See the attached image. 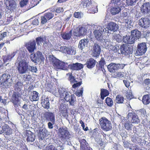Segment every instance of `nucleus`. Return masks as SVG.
Segmentation results:
<instances>
[{"mask_svg": "<svg viewBox=\"0 0 150 150\" xmlns=\"http://www.w3.org/2000/svg\"><path fill=\"white\" fill-rule=\"evenodd\" d=\"M124 76V73L121 72H115L113 75V77L114 78H122Z\"/></svg>", "mask_w": 150, "mask_h": 150, "instance_id": "nucleus-52", "label": "nucleus"}, {"mask_svg": "<svg viewBox=\"0 0 150 150\" xmlns=\"http://www.w3.org/2000/svg\"><path fill=\"white\" fill-rule=\"evenodd\" d=\"M100 52L99 46L97 44H94V57H97L99 56Z\"/></svg>", "mask_w": 150, "mask_h": 150, "instance_id": "nucleus-41", "label": "nucleus"}, {"mask_svg": "<svg viewBox=\"0 0 150 150\" xmlns=\"http://www.w3.org/2000/svg\"><path fill=\"white\" fill-rule=\"evenodd\" d=\"M122 6H112L110 9V13L113 15H115L118 14L120 12L121 9L122 8Z\"/></svg>", "mask_w": 150, "mask_h": 150, "instance_id": "nucleus-30", "label": "nucleus"}, {"mask_svg": "<svg viewBox=\"0 0 150 150\" xmlns=\"http://www.w3.org/2000/svg\"><path fill=\"white\" fill-rule=\"evenodd\" d=\"M59 112L61 116L66 117L68 116V107L65 104L62 103L59 107Z\"/></svg>", "mask_w": 150, "mask_h": 150, "instance_id": "nucleus-15", "label": "nucleus"}, {"mask_svg": "<svg viewBox=\"0 0 150 150\" xmlns=\"http://www.w3.org/2000/svg\"><path fill=\"white\" fill-rule=\"evenodd\" d=\"M124 126L125 129L128 130H131L133 125L132 124L129 123V121L126 120H124Z\"/></svg>", "mask_w": 150, "mask_h": 150, "instance_id": "nucleus-45", "label": "nucleus"}, {"mask_svg": "<svg viewBox=\"0 0 150 150\" xmlns=\"http://www.w3.org/2000/svg\"><path fill=\"white\" fill-rule=\"evenodd\" d=\"M131 35L130 36L126 35L124 36L122 40L125 43L132 44L134 42V41Z\"/></svg>", "mask_w": 150, "mask_h": 150, "instance_id": "nucleus-31", "label": "nucleus"}, {"mask_svg": "<svg viewBox=\"0 0 150 150\" xmlns=\"http://www.w3.org/2000/svg\"><path fill=\"white\" fill-rule=\"evenodd\" d=\"M131 35L134 41L135 40L139 39L141 36L140 32L136 29L131 31Z\"/></svg>", "mask_w": 150, "mask_h": 150, "instance_id": "nucleus-28", "label": "nucleus"}, {"mask_svg": "<svg viewBox=\"0 0 150 150\" xmlns=\"http://www.w3.org/2000/svg\"><path fill=\"white\" fill-rule=\"evenodd\" d=\"M80 148L81 150H92V149L88 147V143L84 139L80 141Z\"/></svg>", "mask_w": 150, "mask_h": 150, "instance_id": "nucleus-27", "label": "nucleus"}, {"mask_svg": "<svg viewBox=\"0 0 150 150\" xmlns=\"http://www.w3.org/2000/svg\"><path fill=\"white\" fill-rule=\"evenodd\" d=\"M111 2L112 4H114L113 5L114 6H120L122 5L123 7H125V4H122V1H121V0H112Z\"/></svg>", "mask_w": 150, "mask_h": 150, "instance_id": "nucleus-46", "label": "nucleus"}, {"mask_svg": "<svg viewBox=\"0 0 150 150\" xmlns=\"http://www.w3.org/2000/svg\"><path fill=\"white\" fill-rule=\"evenodd\" d=\"M66 75L67 77L68 80L69 81L71 84H73L78 82L76 80L75 77L73 75L71 72L67 73Z\"/></svg>", "mask_w": 150, "mask_h": 150, "instance_id": "nucleus-33", "label": "nucleus"}, {"mask_svg": "<svg viewBox=\"0 0 150 150\" xmlns=\"http://www.w3.org/2000/svg\"><path fill=\"white\" fill-rule=\"evenodd\" d=\"M120 53L128 54L131 53L129 47L126 45L123 44L120 46Z\"/></svg>", "mask_w": 150, "mask_h": 150, "instance_id": "nucleus-26", "label": "nucleus"}, {"mask_svg": "<svg viewBox=\"0 0 150 150\" xmlns=\"http://www.w3.org/2000/svg\"><path fill=\"white\" fill-rule=\"evenodd\" d=\"M99 123L102 128L105 131H108L112 129L111 122L105 117H103L99 120Z\"/></svg>", "mask_w": 150, "mask_h": 150, "instance_id": "nucleus-5", "label": "nucleus"}, {"mask_svg": "<svg viewBox=\"0 0 150 150\" xmlns=\"http://www.w3.org/2000/svg\"><path fill=\"white\" fill-rule=\"evenodd\" d=\"M127 117L129 120L132 118L130 122L132 124H138L140 122L138 116L133 112H129L127 115Z\"/></svg>", "mask_w": 150, "mask_h": 150, "instance_id": "nucleus-13", "label": "nucleus"}, {"mask_svg": "<svg viewBox=\"0 0 150 150\" xmlns=\"http://www.w3.org/2000/svg\"><path fill=\"white\" fill-rule=\"evenodd\" d=\"M87 31V29L85 27L79 26L74 29L73 34L74 36L76 37H80L81 36L86 35Z\"/></svg>", "mask_w": 150, "mask_h": 150, "instance_id": "nucleus-7", "label": "nucleus"}, {"mask_svg": "<svg viewBox=\"0 0 150 150\" xmlns=\"http://www.w3.org/2000/svg\"><path fill=\"white\" fill-rule=\"evenodd\" d=\"M6 8L12 12L15 10L16 4L14 0H6L5 2Z\"/></svg>", "mask_w": 150, "mask_h": 150, "instance_id": "nucleus-11", "label": "nucleus"}, {"mask_svg": "<svg viewBox=\"0 0 150 150\" xmlns=\"http://www.w3.org/2000/svg\"><path fill=\"white\" fill-rule=\"evenodd\" d=\"M147 49L146 44L145 42L140 43L138 45L136 53L138 55H142L144 54Z\"/></svg>", "mask_w": 150, "mask_h": 150, "instance_id": "nucleus-12", "label": "nucleus"}, {"mask_svg": "<svg viewBox=\"0 0 150 150\" xmlns=\"http://www.w3.org/2000/svg\"><path fill=\"white\" fill-rule=\"evenodd\" d=\"M124 100L123 97L121 95L117 96L115 99L116 102L118 103H122Z\"/></svg>", "mask_w": 150, "mask_h": 150, "instance_id": "nucleus-47", "label": "nucleus"}, {"mask_svg": "<svg viewBox=\"0 0 150 150\" xmlns=\"http://www.w3.org/2000/svg\"><path fill=\"white\" fill-rule=\"evenodd\" d=\"M17 69L19 74H23L26 73L28 70V62L26 60L19 61L18 63Z\"/></svg>", "mask_w": 150, "mask_h": 150, "instance_id": "nucleus-3", "label": "nucleus"}, {"mask_svg": "<svg viewBox=\"0 0 150 150\" xmlns=\"http://www.w3.org/2000/svg\"><path fill=\"white\" fill-rule=\"evenodd\" d=\"M30 99L32 101H36L39 99V93L36 91H33L30 97Z\"/></svg>", "mask_w": 150, "mask_h": 150, "instance_id": "nucleus-36", "label": "nucleus"}, {"mask_svg": "<svg viewBox=\"0 0 150 150\" xmlns=\"http://www.w3.org/2000/svg\"><path fill=\"white\" fill-rule=\"evenodd\" d=\"M41 104L42 106L45 108L48 109L50 108V103L48 97H45V96H42L41 98Z\"/></svg>", "mask_w": 150, "mask_h": 150, "instance_id": "nucleus-22", "label": "nucleus"}, {"mask_svg": "<svg viewBox=\"0 0 150 150\" xmlns=\"http://www.w3.org/2000/svg\"><path fill=\"white\" fill-rule=\"evenodd\" d=\"M15 19V16L14 12H11L9 13H7L5 14V19L7 24H9L11 22L14 21Z\"/></svg>", "mask_w": 150, "mask_h": 150, "instance_id": "nucleus-25", "label": "nucleus"}, {"mask_svg": "<svg viewBox=\"0 0 150 150\" xmlns=\"http://www.w3.org/2000/svg\"><path fill=\"white\" fill-rule=\"evenodd\" d=\"M72 30H71L69 33L66 32L61 34L62 37L64 40H69L71 36Z\"/></svg>", "mask_w": 150, "mask_h": 150, "instance_id": "nucleus-38", "label": "nucleus"}, {"mask_svg": "<svg viewBox=\"0 0 150 150\" xmlns=\"http://www.w3.org/2000/svg\"><path fill=\"white\" fill-rule=\"evenodd\" d=\"M47 21H48V20H47L44 15L43 16H41V23L44 24L46 23Z\"/></svg>", "mask_w": 150, "mask_h": 150, "instance_id": "nucleus-63", "label": "nucleus"}, {"mask_svg": "<svg viewBox=\"0 0 150 150\" xmlns=\"http://www.w3.org/2000/svg\"><path fill=\"white\" fill-rule=\"evenodd\" d=\"M19 93L14 92L12 96L11 101L15 108L17 107L20 105V102L19 99Z\"/></svg>", "mask_w": 150, "mask_h": 150, "instance_id": "nucleus-14", "label": "nucleus"}, {"mask_svg": "<svg viewBox=\"0 0 150 150\" xmlns=\"http://www.w3.org/2000/svg\"><path fill=\"white\" fill-rule=\"evenodd\" d=\"M113 39L118 42H120L122 40V38L119 34L115 33L113 35Z\"/></svg>", "mask_w": 150, "mask_h": 150, "instance_id": "nucleus-49", "label": "nucleus"}, {"mask_svg": "<svg viewBox=\"0 0 150 150\" xmlns=\"http://www.w3.org/2000/svg\"><path fill=\"white\" fill-rule=\"evenodd\" d=\"M28 70L35 73H36L37 71V68L36 67H32L29 65Z\"/></svg>", "mask_w": 150, "mask_h": 150, "instance_id": "nucleus-62", "label": "nucleus"}, {"mask_svg": "<svg viewBox=\"0 0 150 150\" xmlns=\"http://www.w3.org/2000/svg\"><path fill=\"white\" fill-rule=\"evenodd\" d=\"M53 66L56 69H61L64 70L68 69V64L57 59L53 61Z\"/></svg>", "mask_w": 150, "mask_h": 150, "instance_id": "nucleus-9", "label": "nucleus"}, {"mask_svg": "<svg viewBox=\"0 0 150 150\" xmlns=\"http://www.w3.org/2000/svg\"><path fill=\"white\" fill-rule=\"evenodd\" d=\"M105 101L107 105L109 107H111L113 105V102L112 99L109 97H107L105 99Z\"/></svg>", "mask_w": 150, "mask_h": 150, "instance_id": "nucleus-48", "label": "nucleus"}, {"mask_svg": "<svg viewBox=\"0 0 150 150\" xmlns=\"http://www.w3.org/2000/svg\"><path fill=\"white\" fill-rule=\"evenodd\" d=\"M82 84V81H80L79 82H78L76 83H74L72 86V88H76L80 86Z\"/></svg>", "mask_w": 150, "mask_h": 150, "instance_id": "nucleus-61", "label": "nucleus"}, {"mask_svg": "<svg viewBox=\"0 0 150 150\" xmlns=\"http://www.w3.org/2000/svg\"><path fill=\"white\" fill-rule=\"evenodd\" d=\"M28 0H21L20 3L21 7H23L27 5Z\"/></svg>", "mask_w": 150, "mask_h": 150, "instance_id": "nucleus-64", "label": "nucleus"}, {"mask_svg": "<svg viewBox=\"0 0 150 150\" xmlns=\"http://www.w3.org/2000/svg\"><path fill=\"white\" fill-rule=\"evenodd\" d=\"M123 22L125 23V26L127 28H130V26L132 25V22L131 20L125 19Z\"/></svg>", "mask_w": 150, "mask_h": 150, "instance_id": "nucleus-50", "label": "nucleus"}, {"mask_svg": "<svg viewBox=\"0 0 150 150\" xmlns=\"http://www.w3.org/2000/svg\"><path fill=\"white\" fill-rule=\"evenodd\" d=\"M109 92L108 90L106 89H101V90L100 96L102 100L104 99L105 97L109 95Z\"/></svg>", "mask_w": 150, "mask_h": 150, "instance_id": "nucleus-44", "label": "nucleus"}, {"mask_svg": "<svg viewBox=\"0 0 150 150\" xmlns=\"http://www.w3.org/2000/svg\"><path fill=\"white\" fill-rule=\"evenodd\" d=\"M89 40L87 39H84L81 40L79 45V47L81 50L87 46Z\"/></svg>", "mask_w": 150, "mask_h": 150, "instance_id": "nucleus-32", "label": "nucleus"}, {"mask_svg": "<svg viewBox=\"0 0 150 150\" xmlns=\"http://www.w3.org/2000/svg\"><path fill=\"white\" fill-rule=\"evenodd\" d=\"M58 132L59 137L61 141L64 142L69 139L70 134L67 128L60 127Z\"/></svg>", "mask_w": 150, "mask_h": 150, "instance_id": "nucleus-6", "label": "nucleus"}, {"mask_svg": "<svg viewBox=\"0 0 150 150\" xmlns=\"http://www.w3.org/2000/svg\"><path fill=\"white\" fill-rule=\"evenodd\" d=\"M101 132L100 129L99 128H96L94 129V135H96V141L100 144L102 142V139L101 138V134L100 133Z\"/></svg>", "mask_w": 150, "mask_h": 150, "instance_id": "nucleus-21", "label": "nucleus"}, {"mask_svg": "<svg viewBox=\"0 0 150 150\" xmlns=\"http://www.w3.org/2000/svg\"><path fill=\"white\" fill-rule=\"evenodd\" d=\"M45 150H57V149L54 145L52 144L46 146Z\"/></svg>", "mask_w": 150, "mask_h": 150, "instance_id": "nucleus-58", "label": "nucleus"}, {"mask_svg": "<svg viewBox=\"0 0 150 150\" xmlns=\"http://www.w3.org/2000/svg\"><path fill=\"white\" fill-rule=\"evenodd\" d=\"M120 67V64H116L114 63H111L107 67L109 71L110 72H113L115 70L119 69Z\"/></svg>", "mask_w": 150, "mask_h": 150, "instance_id": "nucleus-24", "label": "nucleus"}, {"mask_svg": "<svg viewBox=\"0 0 150 150\" xmlns=\"http://www.w3.org/2000/svg\"><path fill=\"white\" fill-rule=\"evenodd\" d=\"M16 54V52H13L11 54H9L7 56L5 55L3 56V61L4 62H6L8 60H10L11 59L13 58Z\"/></svg>", "mask_w": 150, "mask_h": 150, "instance_id": "nucleus-37", "label": "nucleus"}, {"mask_svg": "<svg viewBox=\"0 0 150 150\" xmlns=\"http://www.w3.org/2000/svg\"><path fill=\"white\" fill-rule=\"evenodd\" d=\"M10 77L9 74H2L0 76V86L4 88H8L11 84V82H9Z\"/></svg>", "mask_w": 150, "mask_h": 150, "instance_id": "nucleus-4", "label": "nucleus"}, {"mask_svg": "<svg viewBox=\"0 0 150 150\" xmlns=\"http://www.w3.org/2000/svg\"><path fill=\"white\" fill-rule=\"evenodd\" d=\"M86 67L89 69L93 68L94 67V59L91 58L88 60L86 64Z\"/></svg>", "mask_w": 150, "mask_h": 150, "instance_id": "nucleus-42", "label": "nucleus"}, {"mask_svg": "<svg viewBox=\"0 0 150 150\" xmlns=\"http://www.w3.org/2000/svg\"><path fill=\"white\" fill-rule=\"evenodd\" d=\"M68 68L73 70H78L83 68V65L82 64L79 63H76L68 65Z\"/></svg>", "mask_w": 150, "mask_h": 150, "instance_id": "nucleus-23", "label": "nucleus"}, {"mask_svg": "<svg viewBox=\"0 0 150 150\" xmlns=\"http://www.w3.org/2000/svg\"><path fill=\"white\" fill-rule=\"evenodd\" d=\"M44 117L47 121H50L53 124L55 122V116L54 114L51 112H46L43 115Z\"/></svg>", "mask_w": 150, "mask_h": 150, "instance_id": "nucleus-20", "label": "nucleus"}, {"mask_svg": "<svg viewBox=\"0 0 150 150\" xmlns=\"http://www.w3.org/2000/svg\"><path fill=\"white\" fill-rule=\"evenodd\" d=\"M60 51L64 53L68 54H75L76 52L72 47L66 46H62L60 48Z\"/></svg>", "mask_w": 150, "mask_h": 150, "instance_id": "nucleus-19", "label": "nucleus"}, {"mask_svg": "<svg viewBox=\"0 0 150 150\" xmlns=\"http://www.w3.org/2000/svg\"><path fill=\"white\" fill-rule=\"evenodd\" d=\"M105 64V62L104 59L103 58H101V60L99 61V64L97 65L96 66L98 67H100L102 69Z\"/></svg>", "mask_w": 150, "mask_h": 150, "instance_id": "nucleus-54", "label": "nucleus"}, {"mask_svg": "<svg viewBox=\"0 0 150 150\" xmlns=\"http://www.w3.org/2000/svg\"><path fill=\"white\" fill-rule=\"evenodd\" d=\"M83 93V88H81L79 91H76L75 93V95L78 97H80L82 96Z\"/></svg>", "mask_w": 150, "mask_h": 150, "instance_id": "nucleus-60", "label": "nucleus"}, {"mask_svg": "<svg viewBox=\"0 0 150 150\" xmlns=\"http://www.w3.org/2000/svg\"><path fill=\"white\" fill-rule=\"evenodd\" d=\"M18 52V55L17 58L18 62L22 60H25L24 59L26 57L25 51L23 50H19Z\"/></svg>", "mask_w": 150, "mask_h": 150, "instance_id": "nucleus-34", "label": "nucleus"}, {"mask_svg": "<svg viewBox=\"0 0 150 150\" xmlns=\"http://www.w3.org/2000/svg\"><path fill=\"white\" fill-rule=\"evenodd\" d=\"M30 59L35 63H37V62L44 61L45 58L42 53L38 51L35 53L31 54Z\"/></svg>", "mask_w": 150, "mask_h": 150, "instance_id": "nucleus-8", "label": "nucleus"}, {"mask_svg": "<svg viewBox=\"0 0 150 150\" xmlns=\"http://www.w3.org/2000/svg\"><path fill=\"white\" fill-rule=\"evenodd\" d=\"M140 11L144 14L149 13L150 11V3L149 2L144 3L140 7Z\"/></svg>", "mask_w": 150, "mask_h": 150, "instance_id": "nucleus-16", "label": "nucleus"}, {"mask_svg": "<svg viewBox=\"0 0 150 150\" xmlns=\"http://www.w3.org/2000/svg\"><path fill=\"white\" fill-rule=\"evenodd\" d=\"M35 136L33 134H29L27 138L28 142H33L35 140Z\"/></svg>", "mask_w": 150, "mask_h": 150, "instance_id": "nucleus-53", "label": "nucleus"}, {"mask_svg": "<svg viewBox=\"0 0 150 150\" xmlns=\"http://www.w3.org/2000/svg\"><path fill=\"white\" fill-rule=\"evenodd\" d=\"M44 15L49 20L52 18L54 16V14L52 13L47 12L45 13Z\"/></svg>", "mask_w": 150, "mask_h": 150, "instance_id": "nucleus-57", "label": "nucleus"}, {"mask_svg": "<svg viewBox=\"0 0 150 150\" xmlns=\"http://www.w3.org/2000/svg\"><path fill=\"white\" fill-rule=\"evenodd\" d=\"M142 101L144 104H149L150 103V95L147 94L144 95L143 97Z\"/></svg>", "mask_w": 150, "mask_h": 150, "instance_id": "nucleus-39", "label": "nucleus"}, {"mask_svg": "<svg viewBox=\"0 0 150 150\" xmlns=\"http://www.w3.org/2000/svg\"><path fill=\"white\" fill-rule=\"evenodd\" d=\"M139 21V25L142 28H147L150 26V20L147 18H142Z\"/></svg>", "mask_w": 150, "mask_h": 150, "instance_id": "nucleus-17", "label": "nucleus"}, {"mask_svg": "<svg viewBox=\"0 0 150 150\" xmlns=\"http://www.w3.org/2000/svg\"><path fill=\"white\" fill-rule=\"evenodd\" d=\"M58 91L60 98L69 102L70 105H74V103L76 101V98L74 94H71L70 92L67 91L66 89L63 88L59 89Z\"/></svg>", "mask_w": 150, "mask_h": 150, "instance_id": "nucleus-1", "label": "nucleus"}, {"mask_svg": "<svg viewBox=\"0 0 150 150\" xmlns=\"http://www.w3.org/2000/svg\"><path fill=\"white\" fill-rule=\"evenodd\" d=\"M103 101L100 99H98L97 101L96 102L95 105V107L96 108H99L102 106Z\"/></svg>", "mask_w": 150, "mask_h": 150, "instance_id": "nucleus-56", "label": "nucleus"}, {"mask_svg": "<svg viewBox=\"0 0 150 150\" xmlns=\"http://www.w3.org/2000/svg\"><path fill=\"white\" fill-rule=\"evenodd\" d=\"M93 0H85L82 2L83 8H87L89 13H93L94 12L93 6Z\"/></svg>", "mask_w": 150, "mask_h": 150, "instance_id": "nucleus-10", "label": "nucleus"}, {"mask_svg": "<svg viewBox=\"0 0 150 150\" xmlns=\"http://www.w3.org/2000/svg\"><path fill=\"white\" fill-rule=\"evenodd\" d=\"M120 47L119 46L116 45L115 46H112L111 49L114 52H118L120 54Z\"/></svg>", "mask_w": 150, "mask_h": 150, "instance_id": "nucleus-51", "label": "nucleus"}, {"mask_svg": "<svg viewBox=\"0 0 150 150\" xmlns=\"http://www.w3.org/2000/svg\"><path fill=\"white\" fill-rule=\"evenodd\" d=\"M107 28L111 31L115 32L118 29V25L114 22H110L108 24Z\"/></svg>", "mask_w": 150, "mask_h": 150, "instance_id": "nucleus-29", "label": "nucleus"}, {"mask_svg": "<svg viewBox=\"0 0 150 150\" xmlns=\"http://www.w3.org/2000/svg\"><path fill=\"white\" fill-rule=\"evenodd\" d=\"M36 43L35 40L30 41L25 44V47L30 53H32L36 49Z\"/></svg>", "mask_w": 150, "mask_h": 150, "instance_id": "nucleus-18", "label": "nucleus"}, {"mask_svg": "<svg viewBox=\"0 0 150 150\" xmlns=\"http://www.w3.org/2000/svg\"><path fill=\"white\" fill-rule=\"evenodd\" d=\"M23 83L21 81H18L16 82L13 87L14 90L17 92V93H19L18 92L21 90V89L23 87Z\"/></svg>", "mask_w": 150, "mask_h": 150, "instance_id": "nucleus-35", "label": "nucleus"}, {"mask_svg": "<svg viewBox=\"0 0 150 150\" xmlns=\"http://www.w3.org/2000/svg\"><path fill=\"white\" fill-rule=\"evenodd\" d=\"M44 40L43 38L41 36L38 37L36 38V41L38 45H40L44 42Z\"/></svg>", "mask_w": 150, "mask_h": 150, "instance_id": "nucleus-55", "label": "nucleus"}, {"mask_svg": "<svg viewBox=\"0 0 150 150\" xmlns=\"http://www.w3.org/2000/svg\"><path fill=\"white\" fill-rule=\"evenodd\" d=\"M23 79L24 81H29L31 79V76L30 75L24 74L23 76Z\"/></svg>", "mask_w": 150, "mask_h": 150, "instance_id": "nucleus-59", "label": "nucleus"}, {"mask_svg": "<svg viewBox=\"0 0 150 150\" xmlns=\"http://www.w3.org/2000/svg\"><path fill=\"white\" fill-rule=\"evenodd\" d=\"M4 132L6 134L10 135L12 133L13 129L11 128L7 125L4 126Z\"/></svg>", "mask_w": 150, "mask_h": 150, "instance_id": "nucleus-40", "label": "nucleus"}, {"mask_svg": "<svg viewBox=\"0 0 150 150\" xmlns=\"http://www.w3.org/2000/svg\"><path fill=\"white\" fill-rule=\"evenodd\" d=\"M47 131L46 129H42L41 131H40L39 137L42 139L46 138L47 135Z\"/></svg>", "mask_w": 150, "mask_h": 150, "instance_id": "nucleus-43", "label": "nucleus"}, {"mask_svg": "<svg viewBox=\"0 0 150 150\" xmlns=\"http://www.w3.org/2000/svg\"><path fill=\"white\" fill-rule=\"evenodd\" d=\"M94 28H95L94 30V37L97 40L103 42L104 40L105 42H109V40L104 39L103 38L102 35L103 33H109L108 30L106 29L104 25H95L94 26Z\"/></svg>", "mask_w": 150, "mask_h": 150, "instance_id": "nucleus-2", "label": "nucleus"}]
</instances>
